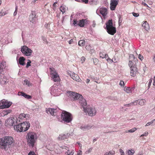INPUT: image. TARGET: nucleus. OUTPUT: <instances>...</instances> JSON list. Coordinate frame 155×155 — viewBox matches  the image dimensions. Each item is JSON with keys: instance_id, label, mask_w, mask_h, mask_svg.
<instances>
[{"instance_id": "f257e3e1", "label": "nucleus", "mask_w": 155, "mask_h": 155, "mask_svg": "<svg viewBox=\"0 0 155 155\" xmlns=\"http://www.w3.org/2000/svg\"><path fill=\"white\" fill-rule=\"evenodd\" d=\"M67 93L71 100H78L83 108L84 111L88 113L89 116H92L95 115L96 111L95 108L93 106L87 105L86 100L84 99L82 95L71 91H68Z\"/></svg>"}, {"instance_id": "de8ad7c7", "label": "nucleus", "mask_w": 155, "mask_h": 155, "mask_svg": "<svg viewBox=\"0 0 155 155\" xmlns=\"http://www.w3.org/2000/svg\"><path fill=\"white\" fill-rule=\"evenodd\" d=\"M119 152L121 154V155H124V151L121 149L119 150Z\"/></svg>"}, {"instance_id": "8fccbe9b", "label": "nucleus", "mask_w": 155, "mask_h": 155, "mask_svg": "<svg viewBox=\"0 0 155 155\" xmlns=\"http://www.w3.org/2000/svg\"><path fill=\"white\" fill-rule=\"evenodd\" d=\"M133 15L135 17H137L139 16V14L135 12L132 13Z\"/></svg>"}, {"instance_id": "2f4dec72", "label": "nucleus", "mask_w": 155, "mask_h": 155, "mask_svg": "<svg viewBox=\"0 0 155 155\" xmlns=\"http://www.w3.org/2000/svg\"><path fill=\"white\" fill-rule=\"evenodd\" d=\"M85 44V41L84 40H80L78 43V45L81 46H83Z\"/></svg>"}, {"instance_id": "1a4fd4ad", "label": "nucleus", "mask_w": 155, "mask_h": 155, "mask_svg": "<svg viewBox=\"0 0 155 155\" xmlns=\"http://www.w3.org/2000/svg\"><path fill=\"white\" fill-rule=\"evenodd\" d=\"M21 124L23 132L27 131L30 127V124L29 122H24L23 123H21Z\"/></svg>"}, {"instance_id": "6e6d98bb", "label": "nucleus", "mask_w": 155, "mask_h": 155, "mask_svg": "<svg viewBox=\"0 0 155 155\" xmlns=\"http://www.w3.org/2000/svg\"><path fill=\"white\" fill-rule=\"evenodd\" d=\"M83 2H84L85 4H87L88 3V0H81Z\"/></svg>"}, {"instance_id": "c03bdc74", "label": "nucleus", "mask_w": 155, "mask_h": 155, "mask_svg": "<svg viewBox=\"0 0 155 155\" xmlns=\"http://www.w3.org/2000/svg\"><path fill=\"white\" fill-rule=\"evenodd\" d=\"M24 82H25V84L26 85H27L28 86H30L29 85H30V82L28 80H25L24 81Z\"/></svg>"}, {"instance_id": "4468645a", "label": "nucleus", "mask_w": 155, "mask_h": 155, "mask_svg": "<svg viewBox=\"0 0 155 155\" xmlns=\"http://www.w3.org/2000/svg\"><path fill=\"white\" fill-rule=\"evenodd\" d=\"M1 79H0V83L2 84H5L8 82V80L6 77L3 75L0 74Z\"/></svg>"}, {"instance_id": "e2e57ef3", "label": "nucleus", "mask_w": 155, "mask_h": 155, "mask_svg": "<svg viewBox=\"0 0 155 155\" xmlns=\"http://www.w3.org/2000/svg\"><path fill=\"white\" fill-rule=\"evenodd\" d=\"M142 4H143L145 6L148 7L146 3H144V2H142Z\"/></svg>"}, {"instance_id": "393cba45", "label": "nucleus", "mask_w": 155, "mask_h": 155, "mask_svg": "<svg viewBox=\"0 0 155 155\" xmlns=\"http://www.w3.org/2000/svg\"><path fill=\"white\" fill-rule=\"evenodd\" d=\"M86 21V19H82L80 20L79 23H78V25L81 27H83L84 26V22Z\"/></svg>"}, {"instance_id": "a211bd4d", "label": "nucleus", "mask_w": 155, "mask_h": 155, "mask_svg": "<svg viewBox=\"0 0 155 155\" xmlns=\"http://www.w3.org/2000/svg\"><path fill=\"white\" fill-rule=\"evenodd\" d=\"M18 95L19 96H21L24 97L26 98L30 99L31 98V96L28 95L23 92H19L18 93Z\"/></svg>"}, {"instance_id": "4d7b16f0", "label": "nucleus", "mask_w": 155, "mask_h": 155, "mask_svg": "<svg viewBox=\"0 0 155 155\" xmlns=\"http://www.w3.org/2000/svg\"><path fill=\"white\" fill-rule=\"evenodd\" d=\"M5 14L4 12H0V15L1 16L5 15Z\"/></svg>"}, {"instance_id": "4be33fe9", "label": "nucleus", "mask_w": 155, "mask_h": 155, "mask_svg": "<svg viewBox=\"0 0 155 155\" xmlns=\"http://www.w3.org/2000/svg\"><path fill=\"white\" fill-rule=\"evenodd\" d=\"M25 58L23 57H20L19 59L18 62L20 64L24 65L25 64Z\"/></svg>"}, {"instance_id": "864d4df0", "label": "nucleus", "mask_w": 155, "mask_h": 155, "mask_svg": "<svg viewBox=\"0 0 155 155\" xmlns=\"http://www.w3.org/2000/svg\"><path fill=\"white\" fill-rule=\"evenodd\" d=\"M113 153L112 152H109L108 153H106L104 155H112Z\"/></svg>"}, {"instance_id": "72a5a7b5", "label": "nucleus", "mask_w": 155, "mask_h": 155, "mask_svg": "<svg viewBox=\"0 0 155 155\" xmlns=\"http://www.w3.org/2000/svg\"><path fill=\"white\" fill-rule=\"evenodd\" d=\"M92 60L94 64L95 65L97 64L99 62L98 60L96 58H93L91 59Z\"/></svg>"}, {"instance_id": "cd10ccee", "label": "nucleus", "mask_w": 155, "mask_h": 155, "mask_svg": "<svg viewBox=\"0 0 155 155\" xmlns=\"http://www.w3.org/2000/svg\"><path fill=\"white\" fill-rule=\"evenodd\" d=\"M137 101H138L137 103H138V104L141 106L144 105L145 103L146 102V101L143 99H141L138 100H137Z\"/></svg>"}, {"instance_id": "0e129e2a", "label": "nucleus", "mask_w": 155, "mask_h": 155, "mask_svg": "<svg viewBox=\"0 0 155 155\" xmlns=\"http://www.w3.org/2000/svg\"><path fill=\"white\" fill-rule=\"evenodd\" d=\"M17 9H15V11L14 13V16L16 15H17Z\"/></svg>"}, {"instance_id": "a878e982", "label": "nucleus", "mask_w": 155, "mask_h": 155, "mask_svg": "<svg viewBox=\"0 0 155 155\" xmlns=\"http://www.w3.org/2000/svg\"><path fill=\"white\" fill-rule=\"evenodd\" d=\"M54 108H49L46 110V111L47 113H49L52 115H54Z\"/></svg>"}, {"instance_id": "37998d69", "label": "nucleus", "mask_w": 155, "mask_h": 155, "mask_svg": "<svg viewBox=\"0 0 155 155\" xmlns=\"http://www.w3.org/2000/svg\"><path fill=\"white\" fill-rule=\"evenodd\" d=\"M104 53L103 52H100L99 54V56L101 58H104Z\"/></svg>"}, {"instance_id": "c756f323", "label": "nucleus", "mask_w": 155, "mask_h": 155, "mask_svg": "<svg viewBox=\"0 0 155 155\" xmlns=\"http://www.w3.org/2000/svg\"><path fill=\"white\" fill-rule=\"evenodd\" d=\"M50 71H51V74L52 75H54V74H56L57 73L55 69L53 68H50Z\"/></svg>"}, {"instance_id": "6ab92c4d", "label": "nucleus", "mask_w": 155, "mask_h": 155, "mask_svg": "<svg viewBox=\"0 0 155 155\" xmlns=\"http://www.w3.org/2000/svg\"><path fill=\"white\" fill-rule=\"evenodd\" d=\"M14 128L15 130H16L17 132H23L21 123H20L18 125H15L14 126Z\"/></svg>"}, {"instance_id": "6e6552de", "label": "nucleus", "mask_w": 155, "mask_h": 155, "mask_svg": "<svg viewBox=\"0 0 155 155\" xmlns=\"http://www.w3.org/2000/svg\"><path fill=\"white\" fill-rule=\"evenodd\" d=\"M21 51L26 56L31 55L32 51L25 45L22 46L21 48Z\"/></svg>"}, {"instance_id": "4c0bfd02", "label": "nucleus", "mask_w": 155, "mask_h": 155, "mask_svg": "<svg viewBox=\"0 0 155 155\" xmlns=\"http://www.w3.org/2000/svg\"><path fill=\"white\" fill-rule=\"evenodd\" d=\"M135 58L134 54H130L129 56V59L130 61H131L132 60L135 59Z\"/></svg>"}, {"instance_id": "bb28decb", "label": "nucleus", "mask_w": 155, "mask_h": 155, "mask_svg": "<svg viewBox=\"0 0 155 155\" xmlns=\"http://www.w3.org/2000/svg\"><path fill=\"white\" fill-rule=\"evenodd\" d=\"M99 2L97 0H90L89 1V3L91 5H96Z\"/></svg>"}, {"instance_id": "7ed1b4c3", "label": "nucleus", "mask_w": 155, "mask_h": 155, "mask_svg": "<svg viewBox=\"0 0 155 155\" xmlns=\"http://www.w3.org/2000/svg\"><path fill=\"white\" fill-rule=\"evenodd\" d=\"M61 117L64 123H70L73 119L72 114L70 113L65 110H63L62 112Z\"/></svg>"}, {"instance_id": "c9c22d12", "label": "nucleus", "mask_w": 155, "mask_h": 155, "mask_svg": "<svg viewBox=\"0 0 155 155\" xmlns=\"http://www.w3.org/2000/svg\"><path fill=\"white\" fill-rule=\"evenodd\" d=\"M26 117V114L24 113H21L19 115V117L21 119H23Z\"/></svg>"}, {"instance_id": "c85d7f7f", "label": "nucleus", "mask_w": 155, "mask_h": 155, "mask_svg": "<svg viewBox=\"0 0 155 155\" xmlns=\"http://www.w3.org/2000/svg\"><path fill=\"white\" fill-rule=\"evenodd\" d=\"M60 11L62 12V13L64 14L66 10V6L64 5H62L60 7Z\"/></svg>"}, {"instance_id": "9d476101", "label": "nucleus", "mask_w": 155, "mask_h": 155, "mask_svg": "<svg viewBox=\"0 0 155 155\" xmlns=\"http://www.w3.org/2000/svg\"><path fill=\"white\" fill-rule=\"evenodd\" d=\"M29 19L31 22L35 23L36 20V13L35 11H32L31 14L30 15Z\"/></svg>"}, {"instance_id": "412c9836", "label": "nucleus", "mask_w": 155, "mask_h": 155, "mask_svg": "<svg viewBox=\"0 0 155 155\" xmlns=\"http://www.w3.org/2000/svg\"><path fill=\"white\" fill-rule=\"evenodd\" d=\"M142 26L146 31H147L149 29V26L147 21H144V23L142 24Z\"/></svg>"}, {"instance_id": "2eb2a0df", "label": "nucleus", "mask_w": 155, "mask_h": 155, "mask_svg": "<svg viewBox=\"0 0 155 155\" xmlns=\"http://www.w3.org/2000/svg\"><path fill=\"white\" fill-rule=\"evenodd\" d=\"M14 118H8L5 121V123L10 126H12L14 123L13 120Z\"/></svg>"}, {"instance_id": "aec40b11", "label": "nucleus", "mask_w": 155, "mask_h": 155, "mask_svg": "<svg viewBox=\"0 0 155 155\" xmlns=\"http://www.w3.org/2000/svg\"><path fill=\"white\" fill-rule=\"evenodd\" d=\"M5 67V62L3 61L0 64V74H2L3 71V68Z\"/></svg>"}, {"instance_id": "a18cd8bd", "label": "nucleus", "mask_w": 155, "mask_h": 155, "mask_svg": "<svg viewBox=\"0 0 155 155\" xmlns=\"http://www.w3.org/2000/svg\"><path fill=\"white\" fill-rule=\"evenodd\" d=\"M28 155H36L33 151H31L28 154Z\"/></svg>"}, {"instance_id": "ea45409f", "label": "nucleus", "mask_w": 155, "mask_h": 155, "mask_svg": "<svg viewBox=\"0 0 155 155\" xmlns=\"http://www.w3.org/2000/svg\"><path fill=\"white\" fill-rule=\"evenodd\" d=\"M28 61L27 62L26 66V67L27 68H28L29 66H30L31 65L30 64L31 63V61L29 59H28Z\"/></svg>"}, {"instance_id": "f8f14e48", "label": "nucleus", "mask_w": 155, "mask_h": 155, "mask_svg": "<svg viewBox=\"0 0 155 155\" xmlns=\"http://www.w3.org/2000/svg\"><path fill=\"white\" fill-rule=\"evenodd\" d=\"M92 127V125L90 124L87 125H82L80 127V128L84 131L90 130Z\"/></svg>"}, {"instance_id": "79ce46f5", "label": "nucleus", "mask_w": 155, "mask_h": 155, "mask_svg": "<svg viewBox=\"0 0 155 155\" xmlns=\"http://www.w3.org/2000/svg\"><path fill=\"white\" fill-rule=\"evenodd\" d=\"M73 24L75 26L78 25V21L75 20H74L73 21Z\"/></svg>"}, {"instance_id": "774afa93", "label": "nucleus", "mask_w": 155, "mask_h": 155, "mask_svg": "<svg viewBox=\"0 0 155 155\" xmlns=\"http://www.w3.org/2000/svg\"><path fill=\"white\" fill-rule=\"evenodd\" d=\"M153 60L154 62H155V55H153Z\"/></svg>"}, {"instance_id": "f03ea898", "label": "nucleus", "mask_w": 155, "mask_h": 155, "mask_svg": "<svg viewBox=\"0 0 155 155\" xmlns=\"http://www.w3.org/2000/svg\"><path fill=\"white\" fill-rule=\"evenodd\" d=\"M14 141L13 138L10 136H5L0 138V148L7 150Z\"/></svg>"}, {"instance_id": "39448f33", "label": "nucleus", "mask_w": 155, "mask_h": 155, "mask_svg": "<svg viewBox=\"0 0 155 155\" xmlns=\"http://www.w3.org/2000/svg\"><path fill=\"white\" fill-rule=\"evenodd\" d=\"M106 27L105 28L108 34L111 35H113L116 33V28L113 26L112 20V19L109 20L106 23Z\"/></svg>"}, {"instance_id": "5fc2aeb1", "label": "nucleus", "mask_w": 155, "mask_h": 155, "mask_svg": "<svg viewBox=\"0 0 155 155\" xmlns=\"http://www.w3.org/2000/svg\"><path fill=\"white\" fill-rule=\"evenodd\" d=\"M85 58L84 56H82L81 58V61H82V63L85 61Z\"/></svg>"}, {"instance_id": "09e8293b", "label": "nucleus", "mask_w": 155, "mask_h": 155, "mask_svg": "<svg viewBox=\"0 0 155 155\" xmlns=\"http://www.w3.org/2000/svg\"><path fill=\"white\" fill-rule=\"evenodd\" d=\"M138 58H139L141 61H142L143 59V56L141 55V54H139L138 55Z\"/></svg>"}, {"instance_id": "423d86ee", "label": "nucleus", "mask_w": 155, "mask_h": 155, "mask_svg": "<svg viewBox=\"0 0 155 155\" xmlns=\"http://www.w3.org/2000/svg\"><path fill=\"white\" fill-rule=\"evenodd\" d=\"M129 65L130 69V75L133 77L135 76L138 72L136 65L133 63L132 61H129Z\"/></svg>"}, {"instance_id": "f3484780", "label": "nucleus", "mask_w": 155, "mask_h": 155, "mask_svg": "<svg viewBox=\"0 0 155 155\" xmlns=\"http://www.w3.org/2000/svg\"><path fill=\"white\" fill-rule=\"evenodd\" d=\"M70 76L73 80L78 81V82L80 81V79L79 77L77 74L71 73L70 74Z\"/></svg>"}, {"instance_id": "9b49d317", "label": "nucleus", "mask_w": 155, "mask_h": 155, "mask_svg": "<svg viewBox=\"0 0 155 155\" xmlns=\"http://www.w3.org/2000/svg\"><path fill=\"white\" fill-rule=\"evenodd\" d=\"M118 2V1L116 0H110V8L111 10H114L115 9Z\"/></svg>"}, {"instance_id": "680f3d73", "label": "nucleus", "mask_w": 155, "mask_h": 155, "mask_svg": "<svg viewBox=\"0 0 155 155\" xmlns=\"http://www.w3.org/2000/svg\"><path fill=\"white\" fill-rule=\"evenodd\" d=\"M78 155H82V151L79 150V151L78 153Z\"/></svg>"}, {"instance_id": "a19ab883", "label": "nucleus", "mask_w": 155, "mask_h": 155, "mask_svg": "<svg viewBox=\"0 0 155 155\" xmlns=\"http://www.w3.org/2000/svg\"><path fill=\"white\" fill-rule=\"evenodd\" d=\"M136 130V128H134L131 129L129 130H128L127 132H130V133H133Z\"/></svg>"}, {"instance_id": "49530a36", "label": "nucleus", "mask_w": 155, "mask_h": 155, "mask_svg": "<svg viewBox=\"0 0 155 155\" xmlns=\"http://www.w3.org/2000/svg\"><path fill=\"white\" fill-rule=\"evenodd\" d=\"M152 78H151L149 80V83L148 84V88H149L150 87V86L151 85V83L152 82Z\"/></svg>"}, {"instance_id": "3c124183", "label": "nucleus", "mask_w": 155, "mask_h": 155, "mask_svg": "<svg viewBox=\"0 0 155 155\" xmlns=\"http://www.w3.org/2000/svg\"><path fill=\"white\" fill-rule=\"evenodd\" d=\"M119 84L121 86H123L124 85V83L123 81H120Z\"/></svg>"}, {"instance_id": "58836bf2", "label": "nucleus", "mask_w": 155, "mask_h": 155, "mask_svg": "<svg viewBox=\"0 0 155 155\" xmlns=\"http://www.w3.org/2000/svg\"><path fill=\"white\" fill-rule=\"evenodd\" d=\"M155 121V119L152 120L151 121L147 123V124L145 125V126H148L151 124H152L153 122Z\"/></svg>"}, {"instance_id": "338daca9", "label": "nucleus", "mask_w": 155, "mask_h": 155, "mask_svg": "<svg viewBox=\"0 0 155 155\" xmlns=\"http://www.w3.org/2000/svg\"><path fill=\"white\" fill-rule=\"evenodd\" d=\"M153 85H154L155 86V76L154 77L153 79Z\"/></svg>"}, {"instance_id": "f704fd0d", "label": "nucleus", "mask_w": 155, "mask_h": 155, "mask_svg": "<svg viewBox=\"0 0 155 155\" xmlns=\"http://www.w3.org/2000/svg\"><path fill=\"white\" fill-rule=\"evenodd\" d=\"M65 154L66 155H73L74 154V152L73 151H71L70 152L69 150H68L65 153Z\"/></svg>"}, {"instance_id": "ddd939ff", "label": "nucleus", "mask_w": 155, "mask_h": 155, "mask_svg": "<svg viewBox=\"0 0 155 155\" xmlns=\"http://www.w3.org/2000/svg\"><path fill=\"white\" fill-rule=\"evenodd\" d=\"M70 134L69 133H66L65 134H60L58 137L59 140H64L65 139L69 137Z\"/></svg>"}, {"instance_id": "69168bd1", "label": "nucleus", "mask_w": 155, "mask_h": 155, "mask_svg": "<svg viewBox=\"0 0 155 155\" xmlns=\"http://www.w3.org/2000/svg\"><path fill=\"white\" fill-rule=\"evenodd\" d=\"M42 39L44 41H47L46 39L45 38V37H43L42 38Z\"/></svg>"}, {"instance_id": "b1692460", "label": "nucleus", "mask_w": 155, "mask_h": 155, "mask_svg": "<svg viewBox=\"0 0 155 155\" xmlns=\"http://www.w3.org/2000/svg\"><path fill=\"white\" fill-rule=\"evenodd\" d=\"M11 110L6 109L3 110L2 113L4 116H5L10 113L11 112Z\"/></svg>"}, {"instance_id": "0eeeda50", "label": "nucleus", "mask_w": 155, "mask_h": 155, "mask_svg": "<svg viewBox=\"0 0 155 155\" xmlns=\"http://www.w3.org/2000/svg\"><path fill=\"white\" fill-rule=\"evenodd\" d=\"M12 104V102L8 101L5 99H3L0 101V108H8Z\"/></svg>"}, {"instance_id": "e433bc0d", "label": "nucleus", "mask_w": 155, "mask_h": 155, "mask_svg": "<svg viewBox=\"0 0 155 155\" xmlns=\"http://www.w3.org/2000/svg\"><path fill=\"white\" fill-rule=\"evenodd\" d=\"M138 101H136L133 102H132L130 103H129L130 106H131L133 105H137V104Z\"/></svg>"}, {"instance_id": "13d9d810", "label": "nucleus", "mask_w": 155, "mask_h": 155, "mask_svg": "<svg viewBox=\"0 0 155 155\" xmlns=\"http://www.w3.org/2000/svg\"><path fill=\"white\" fill-rule=\"evenodd\" d=\"M73 42V40L72 39H71V40L69 41L68 43L69 44H71Z\"/></svg>"}, {"instance_id": "473e14b6", "label": "nucleus", "mask_w": 155, "mask_h": 155, "mask_svg": "<svg viewBox=\"0 0 155 155\" xmlns=\"http://www.w3.org/2000/svg\"><path fill=\"white\" fill-rule=\"evenodd\" d=\"M135 153V151L133 149L129 150L127 151V153L128 155H133Z\"/></svg>"}, {"instance_id": "bf43d9fd", "label": "nucleus", "mask_w": 155, "mask_h": 155, "mask_svg": "<svg viewBox=\"0 0 155 155\" xmlns=\"http://www.w3.org/2000/svg\"><path fill=\"white\" fill-rule=\"evenodd\" d=\"M120 18H121V16L119 15V24H120V23H121L122 22V20H121L120 19Z\"/></svg>"}, {"instance_id": "20e7f679", "label": "nucleus", "mask_w": 155, "mask_h": 155, "mask_svg": "<svg viewBox=\"0 0 155 155\" xmlns=\"http://www.w3.org/2000/svg\"><path fill=\"white\" fill-rule=\"evenodd\" d=\"M36 134L33 132L28 133L26 136L28 144L29 146L33 147L35 143V137Z\"/></svg>"}, {"instance_id": "7c9ffc66", "label": "nucleus", "mask_w": 155, "mask_h": 155, "mask_svg": "<svg viewBox=\"0 0 155 155\" xmlns=\"http://www.w3.org/2000/svg\"><path fill=\"white\" fill-rule=\"evenodd\" d=\"M124 90L127 93H130L131 92V89L129 87H125L124 88Z\"/></svg>"}, {"instance_id": "052dcab7", "label": "nucleus", "mask_w": 155, "mask_h": 155, "mask_svg": "<svg viewBox=\"0 0 155 155\" xmlns=\"http://www.w3.org/2000/svg\"><path fill=\"white\" fill-rule=\"evenodd\" d=\"M77 143L78 144L79 146L80 147H82V144L79 142H77Z\"/></svg>"}, {"instance_id": "5701e85b", "label": "nucleus", "mask_w": 155, "mask_h": 155, "mask_svg": "<svg viewBox=\"0 0 155 155\" xmlns=\"http://www.w3.org/2000/svg\"><path fill=\"white\" fill-rule=\"evenodd\" d=\"M52 78V79H53V81L55 82L58 81L60 80L59 76L57 74L53 75Z\"/></svg>"}, {"instance_id": "dca6fc26", "label": "nucleus", "mask_w": 155, "mask_h": 155, "mask_svg": "<svg viewBox=\"0 0 155 155\" xmlns=\"http://www.w3.org/2000/svg\"><path fill=\"white\" fill-rule=\"evenodd\" d=\"M99 11L100 13L104 17L107 14V9L105 8H100Z\"/></svg>"}, {"instance_id": "603ef678", "label": "nucleus", "mask_w": 155, "mask_h": 155, "mask_svg": "<svg viewBox=\"0 0 155 155\" xmlns=\"http://www.w3.org/2000/svg\"><path fill=\"white\" fill-rule=\"evenodd\" d=\"M148 134V132H146L145 133L142 134L140 137H143V136H147Z\"/></svg>"}]
</instances>
